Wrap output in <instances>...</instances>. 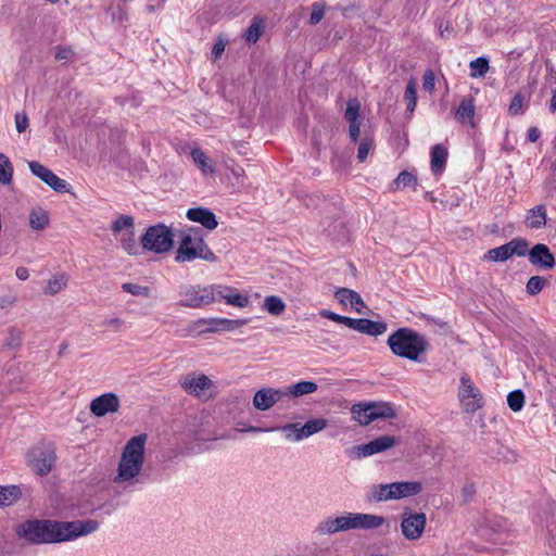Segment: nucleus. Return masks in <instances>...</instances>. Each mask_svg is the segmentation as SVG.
I'll return each mask as SVG.
<instances>
[{"label": "nucleus", "instance_id": "13d9d810", "mask_svg": "<svg viewBox=\"0 0 556 556\" xmlns=\"http://www.w3.org/2000/svg\"><path fill=\"white\" fill-rule=\"evenodd\" d=\"M522 105H523V97L521 94H516L511 103L509 105L508 112L511 115H518L522 112Z\"/></svg>", "mask_w": 556, "mask_h": 556}, {"label": "nucleus", "instance_id": "f3484780", "mask_svg": "<svg viewBox=\"0 0 556 556\" xmlns=\"http://www.w3.org/2000/svg\"><path fill=\"white\" fill-rule=\"evenodd\" d=\"M334 298L343 306L351 305V307L359 315H365L368 311V307L364 303L362 296L352 289L339 288L334 292Z\"/></svg>", "mask_w": 556, "mask_h": 556}, {"label": "nucleus", "instance_id": "3c124183", "mask_svg": "<svg viewBox=\"0 0 556 556\" xmlns=\"http://www.w3.org/2000/svg\"><path fill=\"white\" fill-rule=\"evenodd\" d=\"M225 166L227 169L231 172L236 184L242 185L245 177V172L243 167L236 164L233 161H230L229 163L225 162Z\"/></svg>", "mask_w": 556, "mask_h": 556}, {"label": "nucleus", "instance_id": "9b49d317", "mask_svg": "<svg viewBox=\"0 0 556 556\" xmlns=\"http://www.w3.org/2000/svg\"><path fill=\"white\" fill-rule=\"evenodd\" d=\"M458 400L463 410L466 413H475L483 405L480 390L475 386V383L467 375H463L460 377Z\"/></svg>", "mask_w": 556, "mask_h": 556}, {"label": "nucleus", "instance_id": "8fccbe9b", "mask_svg": "<svg viewBox=\"0 0 556 556\" xmlns=\"http://www.w3.org/2000/svg\"><path fill=\"white\" fill-rule=\"evenodd\" d=\"M326 5L323 2H315L312 4V13L309 16V24L317 25L324 17Z\"/></svg>", "mask_w": 556, "mask_h": 556}, {"label": "nucleus", "instance_id": "bb28decb", "mask_svg": "<svg viewBox=\"0 0 556 556\" xmlns=\"http://www.w3.org/2000/svg\"><path fill=\"white\" fill-rule=\"evenodd\" d=\"M190 154L194 165L202 172L203 175L215 174V167L203 150L193 148Z\"/></svg>", "mask_w": 556, "mask_h": 556}, {"label": "nucleus", "instance_id": "39448f33", "mask_svg": "<svg viewBox=\"0 0 556 556\" xmlns=\"http://www.w3.org/2000/svg\"><path fill=\"white\" fill-rule=\"evenodd\" d=\"M388 345L396 356L415 362L427 349L424 337L409 328H401L392 333L388 339Z\"/></svg>", "mask_w": 556, "mask_h": 556}, {"label": "nucleus", "instance_id": "5701e85b", "mask_svg": "<svg viewBox=\"0 0 556 556\" xmlns=\"http://www.w3.org/2000/svg\"><path fill=\"white\" fill-rule=\"evenodd\" d=\"M248 319L210 318L211 332L233 331L248 324Z\"/></svg>", "mask_w": 556, "mask_h": 556}, {"label": "nucleus", "instance_id": "6e6552de", "mask_svg": "<svg viewBox=\"0 0 556 556\" xmlns=\"http://www.w3.org/2000/svg\"><path fill=\"white\" fill-rule=\"evenodd\" d=\"M141 245L142 249L157 254L167 252L174 245V233L164 224L151 226L142 236Z\"/></svg>", "mask_w": 556, "mask_h": 556}, {"label": "nucleus", "instance_id": "423d86ee", "mask_svg": "<svg viewBox=\"0 0 556 556\" xmlns=\"http://www.w3.org/2000/svg\"><path fill=\"white\" fill-rule=\"evenodd\" d=\"M419 481H400L387 484H375L368 492V500L374 502L399 501L418 495L422 491Z\"/></svg>", "mask_w": 556, "mask_h": 556}, {"label": "nucleus", "instance_id": "338daca9", "mask_svg": "<svg viewBox=\"0 0 556 556\" xmlns=\"http://www.w3.org/2000/svg\"><path fill=\"white\" fill-rule=\"evenodd\" d=\"M541 136L540 130L536 127H531L528 129V139L531 142H535Z\"/></svg>", "mask_w": 556, "mask_h": 556}, {"label": "nucleus", "instance_id": "dca6fc26", "mask_svg": "<svg viewBox=\"0 0 556 556\" xmlns=\"http://www.w3.org/2000/svg\"><path fill=\"white\" fill-rule=\"evenodd\" d=\"M182 303L188 307H201L210 304L207 286H189L181 291Z\"/></svg>", "mask_w": 556, "mask_h": 556}, {"label": "nucleus", "instance_id": "c85d7f7f", "mask_svg": "<svg viewBox=\"0 0 556 556\" xmlns=\"http://www.w3.org/2000/svg\"><path fill=\"white\" fill-rule=\"evenodd\" d=\"M68 276L59 274L49 278L43 287V293L47 295H55L67 287Z\"/></svg>", "mask_w": 556, "mask_h": 556}, {"label": "nucleus", "instance_id": "b1692460", "mask_svg": "<svg viewBox=\"0 0 556 556\" xmlns=\"http://www.w3.org/2000/svg\"><path fill=\"white\" fill-rule=\"evenodd\" d=\"M50 216L47 210L40 206L29 211V227L36 231H42L49 226Z\"/></svg>", "mask_w": 556, "mask_h": 556}, {"label": "nucleus", "instance_id": "603ef678", "mask_svg": "<svg viewBox=\"0 0 556 556\" xmlns=\"http://www.w3.org/2000/svg\"><path fill=\"white\" fill-rule=\"evenodd\" d=\"M28 167L31 174L42 181H45V179L51 172L48 167L43 166L42 164L36 161L29 162Z\"/></svg>", "mask_w": 556, "mask_h": 556}, {"label": "nucleus", "instance_id": "c03bdc74", "mask_svg": "<svg viewBox=\"0 0 556 556\" xmlns=\"http://www.w3.org/2000/svg\"><path fill=\"white\" fill-rule=\"evenodd\" d=\"M510 256H525L527 253L529 254V243L527 240L521 238L513 239L508 242Z\"/></svg>", "mask_w": 556, "mask_h": 556}, {"label": "nucleus", "instance_id": "0eeeda50", "mask_svg": "<svg viewBox=\"0 0 556 556\" xmlns=\"http://www.w3.org/2000/svg\"><path fill=\"white\" fill-rule=\"evenodd\" d=\"M351 416L361 426H367L377 419L395 418L396 412L384 402L359 403L351 407Z\"/></svg>", "mask_w": 556, "mask_h": 556}, {"label": "nucleus", "instance_id": "774afa93", "mask_svg": "<svg viewBox=\"0 0 556 556\" xmlns=\"http://www.w3.org/2000/svg\"><path fill=\"white\" fill-rule=\"evenodd\" d=\"M15 275L20 280H26L29 277V271L26 267H17L15 270Z\"/></svg>", "mask_w": 556, "mask_h": 556}, {"label": "nucleus", "instance_id": "69168bd1", "mask_svg": "<svg viewBox=\"0 0 556 556\" xmlns=\"http://www.w3.org/2000/svg\"><path fill=\"white\" fill-rule=\"evenodd\" d=\"M359 319L351 318V317H343L342 324L346 327L356 330V327L358 326Z\"/></svg>", "mask_w": 556, "mask_h": 556}, {"label": "nucleus", "instance_id": "412c9836", "mask_svg": "<svg viewBox=\"0 0 556 556\" xmlns=\"http://www.w3.org/2000/svg\"><path fill=\"white\" fill-rule=\"evenodd\" d=\"M359 102L356 99L350 100L345 110V118L349 122V136L352 141H356L359 136Z\"/></svg>", "mask_w": 556, "mask_h": 556}, {"label": "nucleus", "instance_id": "6e6d98bb", "mask_svg": "<svg viewBox=\"0 0 556 556\" xmlns=\"http://www.w3.org/2000/svg\"><path fill=\"white\" fill-rule=\"evenodd\" d=\"M476 485L472 482H466L460 490V498L464 503L470 502L476 494Z\"/></svg>", "mask_w": 556, "mask_h": 556}, {"label": "nucleus", "instance_id": "a18cd8bd", "mask_svg": "<svg viewBox=\"0 0 556 556\" xmlns=\"http://www.w3.org/2000/svg\"><path fill=\"white\" fill-rule=\"evenodd\" d=\"M263 22L260 18H254L252 24L245 31V39L249 42H256L263 33Z\"/></svg>", "mask_w": 556, "mask_h": 556}, {"label": "nucleus", "instance_id": "f8f14e48", "mask_svg": "<svg viewBox=\"0 0 556 556\" xmlns=\"http://www.w3.org/2000/svg\"><path fill=\"white\" fill-rule=\"evenodd\" d=\"M427 517L424 513L403 511L401 514V532L406 540H419L426 529Z\"/></svg>", "mask_w": 556, "mask_h": 556}, {"label": "nucleus", "instance_id": "6ab92c4d", "mask_svg": "<svg viewBox=\"0 0 556 556\" xmlns=\"http://www.w3.org/2000/svg\"><path fill=\"white\" fill-rule=\"evenodd\" d=\"M187 218L191 222L199 223L208 230L217 227L218 222L212 211L204 207L190 208L187 212Z\"/></svg>", "mask_w": 556, "mask_h": 556}, {"label": "nucleus", "instance_id": "7ed1b4c3", "mask_svg": "<svg viewBox=\"0 0 556 556\" xmlns=\"http://www.w3.org/2000/svg\"><path fill=\"white\" fill-rule=\"evenodd\" d=\"M386 523L387 520L381 515L344 511L338 516H329L320 520L314 533L317 536H328L353 530H377Z\"/></svg>", "mask_w": 556, "mask_h": 556}, {"label": "nucleus", "instance_id": "f704fd0d", "mask_svg": "<svg viewBox=\"0 0 556 556\" xmlns=\"http://www.w3.org/2000/svg\"><path fill=\"white\" fill-rule=\"evenodd\" d=\"M327 427H328V420L325 419V418H314V419L307 420L302 426V431H303L304 440L309 438V437H312V435H314V434H316V433L321 432Z\"/></svg>", "mask_w": 556, "mask_h": 556}, {"label": "nucleus", "instance_id": "4c0bfd02", "mask_svg": "<svg viewBox=\"0 0 556 556\" xmlns=\"http://www.w3.org/2000/svg\"><path fill=\"white\" fill-rule=\"evenodd\" d=\"M510 256V251L508 243L503 244L501 247L491 249L486 252L484 255V260L491 261V262H504L508 260Z\"/></svg>", "mask_w": 556, "mask_h": 556}, {"label": "nucleus", "instance_id": "79ce46f5", "mask_svg": "<svg viewBox=\"0 0 556 556\" xmlns=\"http://www.w3.org/2000/svg\"><path fill=\"white\" fill-rule=\"evenodd\" d=\"M250 303L251 301L249 295L240 293L236 288L232 289V292H230L226 302V304L238 308H244L249 306Z\"/></svg>", "mask_w": 556, "mask_h": 556}, {"label": "nucleus", "instance_id": "864d4df0", "mask_svg": "<svg viewBox=\"0 0 556 556\" xmlns=\"http://www.w3.org/2000/svg\"><path fill=\"white\" fill-rule=\"evenodd\" d=\"M103 325L109 330H111L113 332H118L125 328L126 323L124 319H122L119 317H109V318L104 319Z\"/></svg>", "mask_w": 556, "mask_h": 556}, {"label": "nucleus", "instance_id": "ea45409f", "mask_svg": "<svg viewBox=\"0 0 556 556\" xmlns=\"http://www.w3.org/2000/svg\"><path fill=\"white\" fill-rule=\"evenodd\" d=\"M404 100L407 104V111L413 113L417 104V83L414 79L409 80L406 86Z\"/></svg>", "mask_w": 556, "mask_h": 556}, {"label": "nucleus", "instance_id": "c9c22d12", "mask_svg": "<svg viewBox=\"0 0 556 556\" xmlns=\"http://www.w3.org/2000/svg\"><path fill=\"white\" fill-rule=\"evenodd\" d=\"M21 496V491L15 485L0 486V506L12 505Z\"/></svg>", "mask_w": 556, "mask_h": 556}, {"label": "nucleus", "instance_id": "49530a36", "mask_svg": "<svg viewBox=\"0 0 556 556\" xmlns=\"http://www.w3.org/2000/svg\"><path fill=\"white\" fill-rule=\"evenodd\" d=\"M417 185V177L406 170L401 172L394 180L395 189H404Z\"/></svg>", "mask_w": 556, "mask_h": 556}, {"label": "nucleus", "instance_id": "1a4fd4ad", "mask_svg": "<svg viewBox=\"0 0 556 556\" xmlns=\"http://www.w3.org/2000/svg\"><path fill=\"white\" fill-rule=\"evenodd\" d=\"M55 458V451L51 445H37L28 452L27 464L35 473L46 476L51 471Z\"/></svg>", "mask_w": 556, "mask_h": 556}, {"label": "nucleus", "instance_id": "e433bc0d", "mask_svg": "<svg viewBox=\"0 0 556 556\" xmlns=\"http://www.w3.org/2000/svg\"><path fill=\"white\" fill-rule=\"evenodd\" d=\"M122 290L136 298L148 299L151 296V289L148 286L136 283V282H124Z\"/></svg>", "mask_w": 556, "mask_h": 556}, {"label": "nucleus", "instance_id": "aec40b11", "mask_svg": "<svg viewBox=\"0 0 556 556\" xmlns=\"http://www.w3.org/2000/svg\"><path fill=\"white\" fill-rule=\"evenodd\" d=\"M475 99L471 97H466L460 101L458 108L455 110L454 117L460 124L469 123L471 127H475Z\"/></svg>", "mask_w": 556, "mask_h": 556}, {"label": "nucleus", "instance_id": "0e129e2a", "mask_svg": "<svg viewBox=\"0 0 556 556\" xmlns=\"http://www.w3.org/2000/svg\"><path fill=\"white\" fill-rule=\"evenodd\" d=\"M226 42L223 39H218L212 49V54L215 56V59L219 58L223 52L225 51Z\"/></svg>", "mask_w": 556, "mask_h": 556}, {"label": "nucleus", "instance_id": "393cba45", "mask_svg": "<svg viewBox=\"0 0 556 556\" xmlns=\"http://www.w3.org/2000/svg\"><path fill=\"white\" fill-rule=\"evenodd\" d=\"M318 390V384L313 381H300L283 389L285 396L301 397Z\"/></svg>", "mask_w": 556, "mask_h": 556}, {"label": "nucleus", "instance_id": "2eb2a0df", "mask_svg": "<svg viewBox=\"0 0 556 556\" xmlns=\"http://www.w3.org/2000/svg\"><path fill=\"white\" fill-rule=\"evenodd\" d=\"M283 397V389L264 388L255 392L253 405L258 410H268Z\"/></svg>", "mask_w": 556, "mask_h": 556}, {"label": "nucleus", "instance_id": "ddd939ff", "mask_svg": "<svg viewBox=\"0 0 556 556\" xmlns=\"http://www.w3.org/2000/svg\"><path fill=\"white\" fill-rule=\"evenodd\" d=\"M399 440L392 435H381L375 440L356 445L352 448L351 453L356 458L369 457L371 455L388 451L397 444Z\"/></svg>", "mask_w": 556, "mask_h": 556}, {"label": "nucleus", "instance_id": "e2e57ef3", "mask_svg": "<svg viewBox=\"0 0 556 556\" xmlns=\"http://www.w3.org/2000/svg\"><path fill=\"white\" fill-rule=\"evenodd\" d=\"M434 81V74L431 71L427 72L424 76V88L429 91L433 90Z\"/></svg>", "mask_w": 556, "mask_h": 556}, {"label": "nucleus", "instance_id": "4468645a", "mask_svg": "<svg viewBox=\"0 0 556 556\" xmlns=\"http://www.w3.org/2000/svg\"><path fill=\"white\" fill-rule=\"evenodd\" d=\"M119 408L121 400L113 392H108L94 397L89 406L90 413L99 418L104 417L106 414H115Z\"/></svg>", "mask_w": 556, "mask_h": 556}, {"label": "nucleus", "instance_id": "a19ab883", "mask_svg": "<svg viewBox=\"0 0 556 556\" xmlns=\"http://www.w3.org/2000/svg\"><path fill=\"white\" fill-rule=\"evenodd\" d=\"M55 192H70L71 186L64 180L58 177L52 170L43 181Z\"/></svg>", "mask_w": 556, "mask_h": 556}, {"label": "nucleus", "instance_id": "473e14b6", "mask_svg": "<svg viewBox=\"0 0 556 556\" xmlns=\"http://www.w3.org/2000/svg\"><path fill=\"white\" fill-rule=\"evenodd\" d=\"M134 228L135 219L129 215H119L112 222L111 225V230L114 237L122 232L134 230Z\"/></svg>", "mask_w": 556, "mask_h": 556}, {"label": "nucleus", "instance_id": "052dcab7", "mask_svg": "<svg viewBox=\"0 0 556 556\" xmlns=\"http://www.w3.org/2000/svg\"><path fill=\"white\" fill-rule=\"evenodd\" d=\"M210 304L220 301V285H207Z\"/></svg>", "mask_w": 556, "mask_h": 556}, {"label": "nucleus", "instance_id": "a878e982", "mask_svg": "<svg viewBox=\"0 0 556 556\" xmlns=\"http://www.w3.org/2000/svg\"><path fill=\"white\" fill-rule=\"evenodd\" d=\"M447 149L442 144H435L431 149V170L433 174L443 172L447 161Z\"/></svg>", "mask_w": 556, "mask_h": 556}, {"label": "nucleus", "instance_id": "5fc2aeb1", "mask_svg": "<svg viewBox=\"0 0 556 556\" xmlns=\"http://www.w3.org/2000/svg\"><path fill=\"white\" fill-rule=\"evenodd\" d=\"M544 286V279L539 276L531 277L527 282V292L529 294H536L539 293Z\"/></svg>", "mask_w": 556, "mask_h": 556}, {"label": "nucleus", "instance_id": "f257e3e1", "mask_svg": "<svg viewBox=\"0 0 556 556\" xmlns=\"http://www.w3.org/2000/svg\"><path fill=\"white\" fill-rule=\"evenodd\" d=\"M100 528L94 519L53 521L29 519L15 526L18 539L30 544H51L74 541L94 533Z\"/></svg>", "mask_w": 556, "mask_h": 556}, {"label": "nucleus", "instance_id": "72a5a7b5", "mask_svg": "<svg viewBox=\"0 0 556 556\" xmlns=\"http://www.w3.org/2000/svg\"><path fill=\"white\" fill-rule=\"evenodd\" d=\"M13 174L14 167L10 159L4 153H0V184L3 186L11 185Z\"/></svg>", "mask_w": 556, "mask_h": 556}, {"label": "nucleus", "instance_id": "c756f323", "mask_svg": "<svg viewBox=\"0 0 556 556\" xmlns=\"http://www.w3.org/2000/svg\"><path fill=\"white\" fill-rule=\"evenodd\" d=\"M356 331L377 337L383 334L387 331V325L384 323L359 318Z\"/></svg>", "mask_w": 556, "mask_h": 556}, {"label": "nucleus", "instance_id": "37998d69", "mask_svg": "<svg viewBox=\"0 0 556 556\" xmlns=\"http://www.w3.org/2000/svg\"><path fill=\"white\" fill-rule=\"evenodd\" d=\"M210 319H198L195 321L190 323L187 326V334L191 337L201 336L206 332H211L208 330Z\"/></svg>", "mask_w": 556, "mask_h": 556}, {"label": "nucleus", "instance_id": "bf43d9fd", "mask_svg": "<svg viewBox=\"0 0 556 556\" xmlns=\"http://www.w3.org/2000/svg\"><path fill=\"white\" fill-rule=\"evenodd\" d=\"M371 149H372L371 140H368V139L363 140L358 146L357 159L361 162H364Z\"/></svg>", "mask_w": 556, "mask_h": 556}, {"label": "nucleus", "instance_id": "09e8293b", "mask_svg": "<svg viewBox=\"0 0 556 556\" xmlns=\"http://www.w3.org/2000/svg\"><path fill=\"white\" fill-rule=\"evenodd\" d=\"M507 403L511 410L519 412L525 403V395L521 391H513L507 396Z\"/></svg>", "mask_w": 556, "mask_h": 556}, {"label": "nucleus", "instance_id": "de8ad7c7", "mask_svg": "<svg viewBox=\"0 0 556 556\" xmlns=\"http://www.w3.org/2000/svg\"><path fill=\"white\" fill-rule=\"evenodd\" d=\"M23 332L18 328L11 327L8 329L5 345L10 349L18 348L22 344Z\"/></svg>", "mask_w": 556, "mask_h": 556}, {"label": "nucleus", "instance_id": "f03ea898", "mask_svg": "<svg viewBox=\"0 0 556 556\" xmlns=\"http://www.w3.org/2000/svg\"><path fill=\"white\" fill-rule=\"evenodd\" d=\"M147 435L132 437L124 446L113 478V482L123 489L138 484L142 477L146 458Z\"/></svg>", "mask_w": 556, "mask_h": 556}, {"label": "nucleus", "instance_id": "58836bf2", "mask_svg": "<svg viewBox=\"0 0 556 556\" xmlns=\"http://www.w3.org/2000/svg\"><path fill=\"white\" fill-rule=\"evenodd\" d=\"M469 68L472 78L484 77L489 71V61L485 58H478L469 63Z\"/></svg>", "mask_w": 556, "mask_h": 556}, {"label": "nucleus", "instance_id": "4be33fe9", "mask_svg": "<svg viewBox=\"0 0 556 556\" xmlns=\"http://www.w3.org/2000/svg\"><path fill=\"white\" fill-rule=\"evenodd\" d=\"M547 220L546 206L544 204L536 205L527 211L525 216V224L530 229H542L545 227Z\"/></svg>", "mask_w": 556, "mask_h": 556}, {"label": "nucleus", "instance_id": "2f4dec72", "mask_svg": "<svg viewBox=\"0 0 556 556\" xmlns=\"http://www.w3.org/2000/svg\"><path fill=\"white\" fill-rule=\"evenodd\" d=\"M285 301L277 295H268L264 299L263 308L273 316H280L286 311Z\"/></svg>", "mask_w": 556, "mask_h": 556}, {"label": "nucleus", "instance_id": "9d476101", "mask_svg": "<svg viewBox=\"0 0 556 556\" xmlns=\"http://www.w3.org/2000/svg\"><path fill=\"white\" fill-rule=\"evenodd\" d=\"M181 388L201 400H208L215 394V383L204 374H189L180 380Z\"/></svg>", "mask_w": 556, "mask_h": 556}, {"label": "nucleus", "instance_id": "4d7b16f0", "mask_svg": "<svg viewBox=\"0 0 556 556\" xmlns=\"http://www.w3.org/2000/svg\"><path fill=\"white\" fill-rule=\"evenodd\" d=\"M15 127L18 132H24L28 128V116L25 112H17L14 116Z\"/></svg>", "mask_w": 556, "mask_h": 556}, {"label": "nucleus", "instance_id": "cd10ccee", "mask_svg": "<svg viewBox=\"0 0 556 556\" xmlns=\"http://www.w3.org/2000/svg\"><path fill=\"white\" fill-rule=\"evenodd\" d=\"M119 243L121 248L129 255H137L140 252V247L135 238V229L127 232H122L114 237Z\"/></svg>", "mask_w": 556, "mask_h": 556}, {"label": "nucleus", "instance_id": "a211bd4d", "mask_svg": "<svg viewBox=\"0 0 556 556\" xmlns=\"http://www.w3.org/2000/svg\"><path fill=\"white\" fill-rule=\"evenodd\" d=\"M529 261L531 264L551 269L555 266V258L548 247L543 243L535 244L529 251Z\"/></svg>", "mask_w": 556, "mask_h": 556}, {"label": "nucleus", "instance_id": "7c9ffc66", "mask_svg": "<svg viewBox=\"0 0 556 556\" xmlns=\"http://www.w3.org/2000/svg\"><path fill=\"white\" fill-rule=\"evenodd\" d=\"M279 430L287 442L298 443L304 440L302 426L299 424H286L281 427H278Z\"/></svg>", "mask_w": 556, "mask_h": 556}, {"label": "nucleus", "instance_id": "20e7f679", "mask_svg": "<svg viewBox=\"0 0 556 556\" xmlns=\"http://www.w3.org/2000/svg\"><path fill=\"white\" fill-rule=\"evenodd\" d=\"M195 260L216 262L217 257L204 239L197 231L190 229L180 235L175 252V261L177 263H190Z\"/></svg>", "mask_w": 556, "mask_h": 556}, {"label": "nucleus", "instance_id": "680f3d73", "mask_svg": "<svg viewBox=\"0 0 556 556\" xmlns=\"http://www.w3.org/2000/svg\"><path fill=\"white\" fill-rule=\"evenodd\" d=\"M319 314H320V316H323V317H325L327 319H330L332 321L340 323V324H342V320H343V317H344V316L339 315L337 313H333V312H331L329 309H321L319 312Z\"/></svg>", "mask_w": 556, "mask_h": 556}]
</instances>
